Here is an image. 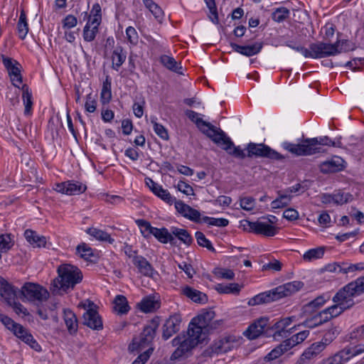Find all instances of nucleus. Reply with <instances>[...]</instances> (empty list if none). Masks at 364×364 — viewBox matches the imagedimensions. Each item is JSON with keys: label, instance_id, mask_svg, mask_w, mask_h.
Returning a JSON list of instances; mask_svg holds the SVG:
<instances>
[{"label": "nucleus", "instance_id": "1", "mask_svg": "<svg viewBox=\"0 0 364 364\" xmlns=\"http://www.w3.org/2000/svg\"><path fill=\"white\" fill-rule=\"evenodd\" d=\"M215 316V311L212 309H203L194 317L189 323L187 334H180L172 340V346L177 348L172 353L171 359L179 358L205 341L203 331L207 328V326L213 320Z\"/></svg>", "mask_w": 364, "mask_h": 364}, {"label": "nucleus", "instance_id": "2", "mask_svg": "<svg viewBox=\"0 0 364 364\" xmlns=\"http://www.w3.org/2000/svg\"><path fill=\"white\" fill-rule=\"evenodd\" d=\"M185 114L190 120L196 124L203 134L214 143L220 146L228 154L235 158L243 159L245 156L243 151L240 146H235L233 142L223 131L198 117V114L193 110L188 109Z\"/></svg>", "mask_w": 364, "mask_h": 364}, {"label": "nucleus", "instance_id": "3", "mask_svg": "<svg viewBox=\"0 0 364 364\" xmlns=\"http://www.w3.org/2000/svg\"><path fill=\"white\" fill-rule=\"evenodd\" d=\"M58 277L53 279L50 291L53 294L62 295L73 290L82 280L81 270L72 264H63L58 267Z\"/></svg>", "mask_w": 364, "mask_h": 364}, {"label": "nucleus", "instance_id": "4", "mask_svg": "<svg viewBox=\"0 0 364 364\" xmlns=\"http://www.w3.org/2000/svg\"><path fill=\"white\" fill-rule=\"evenodd\" d=\"M303 286L304 284L299 281L288 282L255 296L248 301L247 304L249 306H255L277 301L297 292Z\"/></svg>", "mask_w": 364, "mask_h": 364}, {"label": "nucleus", "instance_id": "5", "mask_svg": "<svg viewBox=\"0 0 364 364\" xmlns=\"http://www.w3.org/2000/svg\"><path fill=\"white\" fill-rule=\"evenodd\" d=\"M320 145L335 146V143L328 136L304 139L300 144L285 143V149L296 156L311 155L320 152Z\"/></svg>", "mask_w": 364, "mask_h": 364}, {"label": "nucleus", "instance_id": "6", "mask_svg": "<svg viewBox=\"0 0 364 364\" xmlns=\"http://www.w3.org/2000/svg\"><path fill=\"white\" fill-rule=\"evenodd\" d=\"M159 325V318H153L150 323L144 328L139 338H134L133 339L132 343L129 346V350L134 351L135 350H142L148 347L152 343L156 336Z\"/></svg>", "mask_w": 364, "mask_h": 364}, {"label": "nucleus", "instance_id": "7", "mask_svg": "<svg viewBox=\"0 0 364 364\" xmlns=\"http://www.w3.org/2000/svg\"><path fill=\"white\" fill-rule=\"evenodd\" d=\"M247 154H245V159L246 156L249 158L252 157H262V158H267L272 160H282L284 159V156L276 151L275 150L271 149L267 145L264 144H255V143H249L247 146ZM244 151L242 149H241ZM245 154V152H243Z\"/></svg>", "mask_w": 364, "mask_h": 364}, {"label": "nucleus", "instance_id": "8", "mask_svg": "<svg viewBox=\"0 0 364 364\" xmlns=\"http://www.w3.org/2000/svg\"><path fill=\"white\" fill-rule=\"evenodd\" d=\"M360 294L361 292L355 282H352L343 287L333 297V301L338 302L347 309H350L354 305L353 296Z\"/></svg>", "mask_w": 364, "mask_h": 364}, {"label": "nucleus", "instance_id": "9", "mask_svg": "<svg viewBox=\"0 0 364 364\" xmlns=\"http://www.w3.org/2000/svg\"><path fill=\"white\" fill-rule=\"evenodd\" d=\"M338 46L339 42L333 44L323 42L311 43L309 46V50L308 49L306 58H322L331 55H335L338 54Z\"/></svg>", "mask_w": 364, "mask_h": 364}, {"label": "nucleus", "instance_id": "10", "mask_svg": "<svg viewBox=\"0 0 364 364\" xmlns=\"http://www.w3.org/2000/svg\"><path fill=\"white\" fill-rule=\"evenodd\" d=\"M293 319L294 317H286L277 321L274 325L267 328L266 336H272L274 339H277L278 337H287L292 332V330L296 328V326H294L287 329Z\"/></svg>", "mask_w": 364, "mask_h": 364}, {"label": "nucleus", "instance_id": "11", "mask_svg": "<svg viewBox=\"0 0 364 364\" xmlns=\"http://www.w3.org/2000/svg\"><path fill=\"white\" fill-rule=\"evenodd\" d=\"M244 223H245L242 225L244 229H247V227H248L250 232L265 237L274 236L279 229L277 227L260 221L250 222L245 220Z\"/></svg>", "mask_w": 364, "mask_h": 364}, {"label": "nucleus", "instance_id": "12", "mask_svg": "<svg viewBox=\"0 0 364 364\" xmlns=\"http://www.w3.org/2000/svg\"><path fill=\"white\" fill-rule=\"evenodd\" d=\"M22 295L30 301H43L47 299L48 292L38 284L26 283L21 291Z\"/></svg>", "mask_w": 364, "mask_h": 364}, {"label": "nucleus", "instance_id": "13", "mask_svg": "<svg viewBox=\"0 0 364 364\" xmlns=\"http://www.w3.org/2000/svg\"><path fill=\"white\" fill-rule=\"evenodd\" d=\"M268 321L269 319L267 317H261L255 320L243 333L244 336L250 340H254L263 333L266 335V331L269 327Z\"/></svg>", "mask_w": 364, "mask_h": 364}, {"label": "nucleus", "instance_id": "14", "mask_svg": "<svg viewBox=\"0 0 364 364\" xmlns=\"http://www.w3.org/2000/svg\"><path fill=\"white\" fill-rule=\"evenodd\" d=\"M182 318L181 316L178 314H175L166 319L165 323L162 327V338L164 340H168L173 334L177 333L180 330V326Z\"/></svg>", "mask_w": 364, "mask_h": 364}, {"label": "nucleus", "instance_id": "15", "mask_svg": "<svg viewBox=\"0 0 364 364\" xmlns=\"http://www.w3.org/2000/svg\"><path fill=\"white\" fill-rule=\"evenodd\" d=\"M83 324L96 331L103 328L102 320L97 309H87L83 314Z\"/></svg>", "mask_w": 364, "mask_h": 364}, {"label": "nucleus", "instance_id": "16", "mask_svg": "<svg viewBox=\"0 0 364 364\" xmlns=\"http://www.w3.org/2000/svg\"><path fill=\"white\" fill-rule=\"evenodd\" d=\"M175 208L177 211L181 213L183 217L198 223L200 220V213L198 210L191 208L188 205L185 204L181 200L175 202Z\"/></svg>", "mask_w": 364, "mask_h": 364}, {"label": "nucleus", "instance_id": "17", "mask_svg": "<svg viewBox=\"0 0 364 364\" xmlns=\"http://www.w3.org/2000/svg\"><path fill=\"white\" fill-rule=\"evenodd\" d=\"M0 295L11 305L16 297V289L0 277Z\"/></svg>", "mask_w": 364, "mask_h": 364}, {"label": "nucleus", "instance_id": "18", "mask_svg": "<svg viewBox=\"0 0 364 364\" xmlns=\"http://www.w3.org/2000/svg\"><path fill=\"white\" fill-rule=\"evenodd\" d=\"M146 184L156 196L166 203H170L172 202V197L170 193L167 190L164 189L161 186L155 183L151 178H146Z\"/></svg>", "mask_w": 364, "mask_h": 364}, {"label": "nucleus", "instance_id": "19", "mask_svg": "<svg viewBox=\"0 0 364 364\" xmlns=\"http://www.w3.org/2000/svg\"><path fill=\"white\" fill-rule=\"evenodd\" d=\"M230 46L235 51L248 57L257 54L262 48V43H255L250 46H240L231 43Z\"/></svg>", "mask_w": 364, "mask_h": 364}, {"label": "nucleus", "instance_id": "20", "mask_svg": "<svg viewBox=\"0 0 364 364\" xmlns=\"http://www.w3.org/2000/svg\"><path fill=\"white\" fill-rule=\"evenodd\" d=\"M343 168V159L340 157H334L320 164V171L323 173H335L341 171Z\"/></svg>", "mask_w": 364, "mask_h": 364}, {"label": "nucleus", "instance_id": "21", "mask_svg": "<svg viewBox=\"0 0 364 364\" xmlns=\"http://www.w3.org/2000/svg\"><path fill=\"white\" fill-rule=\"evenodd\" d=\"M182 293L195 303L205 304L208 302V296L205 293L189 286L183 288Z\"/></svg>", "mask_w": 364, "mask_h": 364}, {"label": "nucleus", "instance_id": "22", "mask_svg": "<svg viewBox=\"0 0 364 364\" xmlns=\"http://www.w3.org/2000/svg\"><path fill=\"white\" fill-rule=\"evenodd\" d=\"M235 339L232 336H225L215 342L213 350L217 353H225L234 348Z\"/></svg>", "mask_w": 364, "mask_h": 364}, {"label": "nucleus", "instance_id": "23", "mask_svg": "<svg viewBox=\"0 0 364 364\" xmlns=\"http://www.w3.org/2000/svg\"><path fill=\"white\" fill-rule=\"evenodd\" d=\"M133 264L138 268L139 272L144 276L152 277L154 268L151 264L142 256L135 257Z\"/></svg>", "mask_w": 364, "mask_h": 364}, {"label": "nucleus", "instance_id": "24", "mask_svg": "<svg viewBox=\"0 0 364 364\" xmlns=\"http://www.w3.org/2000/svg\"><path fill=\"white\" fill-rule=\"evenodd\" d=\"M26 240L34 247H41L46 245V237L38 235L36 232L32 230H26L24 232Z\"/></svg>", "mask_w": 364, "mask_h": 364}, {"label": "nucleus", "instance_id": "25", "mask_svg": "<svg viewBox=\"0 0 364 364\" xmlns=\"http://www.w3.org/2000/svg\"><path fill=\"white\" fill-rule=\"evenodd\" d=\"M63 314L68 331L70 334L75 333L78 326L76 315L70 309H65Z\"/></svg>", "mask_w": 364, "mask_h": 364}, {"label": "nucleus", "instance_id": "26", "mask_svg": "<svg viewBox=\"0 0 364 364\" xmlns=\"http://www.w3.org/2000/svg\"><path fill=\"white\" fill-rule=\"evenodd\" d=\"M151 235L161 243L166 244L169 242L171 244H174V237L171 231L169 232L166 228H155Z\"/></svg>", "mask_w": 364, "mask_h": 364}, {"label": "nucleus", "instance_id": "27", "mask_svg": "<svg viewBox=\"0 0 364 364\" xmlns=\"http://www.w3.org/2000/svg\"><path fill=\"white\" fill-rule=\"evenodd\" d=\"M65 185L67 188L65 194L69 196L79 195L84 193L87 189L86 185L79 181H68Z\"/></svg>", "mask_w": 364, "mask_h": 364}, {"label": "nucleus", "instance_id": "28", "mask_svg": "<svg viewBox=\"0 0 364 364\" xmlns=\"http://www.w3.org/2000/svg\"><path fill=\"white\" fill-rule=\"evenodd\" d=\"M326 301V299L324 298L323 296L321 295L317 296L316 299L312 300L311 301L309 302L303 307V312L305 314H313L316 309H319L321 306H322L325 302Z\"/></svg>", "mask_w": 364, "mask_h": 364}, {"label": "nucleus", "instance_id": "29", "mask_svg": "<svg viewBox=\"0 0 364 364\" xmlns=\"http://www.w3.org/2000/svg\"><path fill=\"white\" fill-rule=\"evenodd\" d=\"M126 60V55L121 46L116 47L112 55V68L118 70Z\"/></svg>", "mask_w": 364, "mask_h": 364}, {"label": "nucleus", "instance_id": "30", "mask_svg": "<svg viewBox=\"0 0 364 364\" xmlns=\"http://www.w3.org/2000/svg\"><path fill=\"white\" fill-rule=\"evenodd\" d=\"M17 31L19 38L21 40L26 38L28 32V25L27 23L26 14L23 10H22L20 14L17 23Z\"/></svg>", "mask_w": 364, "mask_h": 364}, {"label": "nucleus", "instance_id": "31", "mask_svg": "<svg viewBox=\"0 0 364 364\" xmlns=\"http://www.w3.org/2000/svg\"><path fill=\"white\" fill-rule=\"evenodd\" d=\"M86 232L87 234L100 241L108 242L109 244H112L114 242V239L111 237L110 235L102 230L90 228L86 230Z\"/></svg>", "mask_w": 364, "mask_h": 364}, {"label": "nucleus", "instance_id": "32", "mask_svg": "<svg viewBox=\"0 0 364 364\" xmlns=\"http://www.w3.org/2000/svg\"><path fill=\"white\" fill-rule=\"evenodd\" d=\"M114 309L120 314H127L129 306L127 298L122 295H117L114 300Z\"/></svg>", "mask_w": 364, "mask_h": 364}, {"label": "nucleus", "instance_id": "33", "mask_svg": "<svg viewBox=\"0 0 364 364\" xmlns=\"http://www.w3.org/2000/svg\"><path fill=\"white\" fill-rule=\"evenodd\" d=\"M160 62L167 69L179 74L182 73L181 72V70L182 68L181 66L178 65L177 62L173 58L166 55H163L160 58Z\"/></svg>", "mask_w": 364, "mask_h": 364}, {"label": "nucleus", "instance_id": "34", "mask_svg": "<svg viewBox=\"0 0 364 364\" xmlns=\"http://www.w3.org/2000/svg\"><path fill=\"white\" fill-rule=\"evenodd\" d=\"M171 233L178 240L187 245H190L193 242V238L188 232L185 229H180L176 227L171 228Z\"/></svg>", "mask_w": 364, "mask_h": 364}, {"label": "nucleus", "instance_id": "35", "mask_svg": "<svg viewBox=\"0 0 364 364\" xmlns=\"http://www.w3.org/2000/svg\"><path fill=\"white\" fill-rule=\"evenodd\" d=\"M347 354L341 350L333 356H331L323 360V364H348L349 360L348 359Z\"/></svg>", "mask_w": 364, "mask_h": 364}, {"label": "nucleus", "instance_id": "36", "mask_svg": "<svg viewBox=\"0 0 364 364\" xmlns=\"http://www.w3.org/2000/svg\"><path fill=\"white\" fill-rule=\"evenodd\" d=\"M100 25H91L88 21L83 29V38L85 41L91 42L95 38L96 34L98 33V26Z\"/></svg>", "mask_w": 364, "mask_h": 364}, {"label": "nucleus", "instance_id": "37", "mask_svg": "<svg viewBox=\"0 0 364 364\" xmlns=\"http://www.w3.org/2000/svg\"><path fill=\"white\" fill-rule=\"evenodd\" d=\"M325 252V247H318L317 248L311 249L306 251L304 255L303 259L306 262H311L314 259H317L321 258Z\"/></svg>", "mask_w": 364, "mask_h": 364}, {"label": "nucleus", "instance_id": "38", "mask_svg": "<svg viewBox=\"0 0 364 364\" xmlns=\"http://www.w3.org/2000/svg\"><path fill=\"white\" fill-rule=\"evenodd\" d=\"M324 350L323 345L319 342L312 343L304 353V358L311 360Z\"/></svg>", "mask_w": 364, "mask_h": 364}, {"label": "nucleus", "instance_id": "39", "mask_svg": "<svg viewBox=\"0 0 364 364\" xmlns=\"http://www.w3.org/2000/svg\"><path fill=\"white\" fill-rule=\"evenodd\" d=\"M215 289L220 294H238L240 291V287L238 284H218L215 287Z\"/></svg>", "mask_w": 364, "mask_h": 364}, {"label": "nucleus", "instance_id": "40", "mask_svg": "<svg viewBox=\"0 0 364 364\" xmlns=\"http://www.w3.org/2000/svg\"><path fill=\"white\" fill-rule=\"evenodd\" d=\"M291 199V196L290 195H288L286 193H284V194H281L280 192H279V197L271 203L272 208L273 209L284 208L288 205Z\"/></svg>", "mask_w": 364, "mask_h": 364}, {"label": "nucleus", "instance_id": "41", "mask_svg": "<svg viewBox=\"0 0 364 364\" xmlns=\"http://www.w3.org/2000/svg\"><path fill=\"white\" fill-rule=\"evenodd\" d=\"M91 25H100L102 21L101 6L98 3L93 5L89 16V21Z\"/></svg>", "mask_w": 364, "mask_h": 364}, {"label": "nucleus", "instance_id": "42", "mask_svg": "<svg viewBox=\"0 0 364 364\" xmlns=\"http://www.w3.org/2000/svg\"><path fill=\"white\" fill-rule=\"evenodd\" d=\"M22 98L23 103L25 105V114H28L31 109L33 102H32V95L29 91L28 87L27 85H23L22 86Z\"/></svg>", "mask_w": 364, "mask_h": 364}, {"label": "nucleus", "instance_id": "43", "mask_svg": "<svg viewBox=\"0 0 364 364\" xmlns=\"http://www.w3.org/2000/svg\"><path fill=\"white\" fill-rule=\"evenodd\" d=\"M14 245V242L11 238L10 234H1L0 235V252H6Z\"/></svg>", "mask_w": 364, "mask_h": 364}, {"label": "nucleus", "instance_id": "44", "mask_svg": "<svg viewBox=\"0 0 364 364\" xmlns=\"http://www.w3.org/2000/svg\"><path fill=\"white\" fill-rule=\"evenodd\" d=\"M289 16V11L285 7L277 9L272 14L273 21L281 23L286 20Z\"/></svg>", "mask_w": 364, "mask_h": 364}, {"label": "nucleus", "instance_id": "45", "mask_svg": "<svg viewBox=\"0 0 364 364\" xmlns=\"http://www.w3.org/2000/svg\"><path fill=\"white\" fill-rule=\"evenodd\" d=\"M138 226L141 228V232L144 237H149L151 235L154 227H152L149 222L139 219L136 221Z\"/></svg>", "mask_w": 364, "mask_h": 364}, {"label": "nucleus", "instance_id": "46", "mask_svg": "<svg viewBox=\"0 0 364 364\" xmlns=\"http://www.w3.org/2000/svg\"><path fill=\"white\" fill-rule=\"evenodd\" d=\"M156 302L151 298H144L139 304V306L141 311L148 313L156 309Z\"/></svg>", "mask_w": 364, "mask_h": 364}, {"label": "nucleus", "instance_id": "47", "mask_svg": "<svg viewBox=\"0 0 364 364\" xmlns=\"http://www.w3.org/2000/svg\"><path fill=\"white\" fill-rule=\"evenodd\" d=\"M112 97L111 82L108 80V77L103 82V87L101 92V100L103 104L109 102Z\"/></svg>", "mask_w": 364, "mask_h": 364}, {"label": "nucleus", "instance_id": "48", "mask_svg": "<svg viewBox=\"0 0 364 364\" xmlns=\"http://www.w3.org/2000/svg\"><path fill=\"white\" fill-rule=\"evenodd\" d=\"M196 238L197 240L198 244L200 246L206 247L210 252H215V250L212 245L211 242L205 237V235L203 232L200 231L196 232Z\"/></svg>", "mask_w": 364, "mask_h": 364}, {"label": "nucleus", "instance_id": "49", "mask_svg": "<svg viewBox=\"0 0 364 364\" xmlns=\"http://www.w3.org/2000/svg\"><path fill=\"white\" fill-rule=\"evenodd\" d=\"M343 350L347 354L346 356H348V359L350 360L351 358L364 353V345L360 344L352 347L348 346Z\"/></svg>", "mask_w": 364, "mask_h": 364}, {"label": "nucleus", "instance_id": "50", "mask_svg": "<svg viewBox=\"0 0 364 364\" xmlns=\"http://www.w3.org/2000/svg\"><path fill=\"white\" fill-rule=\"evenodd\" d=\"M352 199V195L348 193L338 191L333 193V203L336 205H343Z\"/></svg>", "mask_w": 364, "mask_h": 364}, {"label": "nucleus", "instance_id": "51", "mask_svg": "<svg viewBox=\"0 0 364 364\" xmlns=\"http://www.w3.org/2000/svg\"><path fill=\"white\" fill-rule=\"evenodd\" d=\"M204 223H208L210 225L217 227H226L229 224L228 220L225 218H214L208 216H204L202 218Z\"/></svg>", "mask_w": 364, "mask_h": 364}, {"label": "nucleus", "instance_id": "52", "mask_svg": "<svg viewBox=\"0 0 364 364\" xmlns=\"http://www.w3.org/2000/svg\"><path fill=\"white\" fill-rule=\"evenodd\" d=\"M77 252L80 257L87 260L90 257L93 256V251L87 244L82 243L77 247Z\"/></svg>", "mask_w": 364, "mask_h": 364}, {"label": "nucleus", "instance_id": "53", "mask_svg": "<svg viewBox=\"0 0 364 364\" xmlns=\"http://www.w3.org/2000/svg\"><path fill=\"white\" fill-rule=\"evenodd\" d=\"M155 133L162 139L168 140V134L166 129L161 124L157 123L154 119H151Z\"/></svg>", "mask_w": 364, "mask_h": 364}, {"label": "nucleus", "instance_id": "54", "mask_svg": "<svg viewBox=\"0 0 364 364\" xmlns=\"http://www.w3.org/2000/svg\"><path fill=\"white\" fill-rule=\"evenodd\" d=\"M335 304L327 308V311L330 314L331 318L338 316L341 315L345 310L348 309L345 306L339 304L338 302H334Z\"/></svg>", "mask_w": 364, "mask_h": 364}, {"label": "nucleus", "instance_id": "55", "mask_svg": "<svg viewBox=\"0 0 364 364\" xmlns=\"http://www.w3.org/2000/svg\"><path fill=\"white\" fill-rule=\"evenodd\" d=\"M339 42L338 47V53L341 52H348L355 49V46L353 43L348 40L337 41L336 43Z\"/></svg>", "mask_w": 364, "mask_h": 364}, {"label": "nucleus", "instance_id": "56", "mask_svg": "<svg viewBox=\"0 0 364 364\" xmlns=\"http://www.w3.org/2000/svg\"><path fill=\"white\" fill-rule=\"evenodd\" d=\"M284 353L282 350V348L279 345H278L276 348L272 350L264 358V360L266 362H269L273 360H275L283 355Z\"/></svg>", "mask_w": 364, "mask_h": 364}, {"label": "nucleus", "instance_id": "57", "mask_svg": "<svg viewBox=\"0 0 364 364\" xmlns=\"http://www.w3.org/2000/svg\"><path fill=\"white\" fill-rule=\"evenodd\" d=\"M206 2V4L210 10V12L213 16V17H210L211 21L214 23L218 24V15L217 12V8L215 6V3L214 0H205Z\"/></svg>", "mask_w": 364, "mask_h": 364}, {"label": "nucleus", "instance_id": "58", "mask_svg": "<svg viewBox=\"0 0 364 364\" xmlns=\"http://www.w3.org/2000/svg\"><path fill=\"white\" fill-rule=\"evenodd\" d=\"M223 320H212L211 322L207 326V328H205L203 331L205 334V339L207 338L208 334L213 331L217 330L221 328L223 325Z\"/></svg>", "mask_w": 364, "mask_h": 364}, {"label": "nucleus", "instance_id": "59", "mask_svg": "<svg viewBox=\"0 0 364 364\" xmlns=\"http://www.w3.org/2000/svg\"><path fill=\"white\" fill-rule=\"evenodd\" d=\"M240 207L245 210H252L255 207V199L252 197L240 198Z\"/></svg>", "mask_w": 364, "mask_h": 364}, {"label": "nucleus", "instance_id": "60", "mask_svg": "<svg viewBox=\"0 0 364 364\" xmlns=\"http://www.w3.org/2000/svg\"><path fill=\"white\" fill-rule=\"evenodd\" d=\"M97 102L92 94L87 95L85 108L87 112H94L96 110Z\"/></svg>", "mask_w": 364, "mask_h": 364}, {"label": "nucleus", "instance_id": "61", "mask_svg": "<svg viewBox=\"0 0 364 364\" xmlns=\"http://www.w3.org/2000/svg\"><path fill=\"white\" fill-rule=\"evenodd\" d=\"M77 23V19L73 15H68L63 20V27L64 28H72L75 27Z\"/></svg>", "mask_w": 364, "mask_h": 364}, {"label": "nucleus", "instance_id": "62", "mask_svg": "<svg viewBox=\"0 0 364 364\" xmlns=\"http://www.w3.org/2000/svg\"><path fill=\"white\" fill-rule=\"evenodd\" d=\"M177 188L179 191L183 193L187 196H193L194 195L193 188L188 183L183 181H179L177 185Z\"/></svg>", "mask_w": 364, "mask_h": 364}, {"label": "nucleus", "instance_id": "63", "mask_svg": "<svg viewBox=\"0 0 364 364\" xmlns=\"http://www.w3.org/2000/svg\"><path fill=\"white\" fill-rule=\"evenodd\" d=\"M127 40L132 44L138 41V35L134 28L129 26L126 30Z\"/></svg>", "mask_w": 364, "mask_h": 364}, {"label": "nucleus", "instance_id": "64", "mask_svg": "<svg viewBox=\"0 0 364 364\" xmlns=\"http://www.w3.org/2000/svg\"><path fill=\"white\" fill-rule=\"evenodd\" d=\"M153 348H149L143 353L140 354L132 364H144L149 358Z\"/></svg>", "mask_w": 364, "mask_h": 364}]
</instances>
